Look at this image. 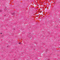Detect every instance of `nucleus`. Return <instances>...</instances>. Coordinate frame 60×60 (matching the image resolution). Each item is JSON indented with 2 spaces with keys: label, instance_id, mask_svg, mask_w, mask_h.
Here are the masks:
<instances>
[{
  "label": "nucleus",
  "instance_id": "nucleus-3",
  "mask_svg": "<svg viewBox=\"0 0 60 60\" xmlns=\"http://www.w3.org/2000/svg\"><path fill=\"white\" fill-rule=\"evenodd\" d=\"M0 34H2V33H1Z\"/></svg>",
  "mask_w": 60,
  "mask_h": 60
},
{
  "label": "nucleus",
  "instance_id": "nucleus-2",
  "mask_svg": "<svg viewBox=\"0 0 60 60\" xmlns=\"http://www.w3.org/2000/svg\"><path fill=\"white\" fill-rule=\"evenodd\" d=\"M21 43L20 42V43H19V44H21Z\"/></svg>",
  "mask_w": 60,
  "mask_h": 60
},
{
  "label": "nucleus",
  "instance_id": "nucleus-4",
  "mask_svg": "<svg viewBox=\"0 0 60 60\" xmlns=\"http://www.w3.org/2000/svg\"><path fill=\"white\" fill-rule=\"evenodd\" d=\"M4 16H5V15H4Z\"/></svg>",
  "mask_w": 60,
  "mask_h": 60
},
{
  "label": "nucleus",
  "instance_id": "nucleus-1",
  "mask_svg": "<svg viewBox=\"0 0 60 60\" xmlns=\"http://www.w3.org/2000/svg\"><path fill=\"white\" fill-rule=\"evenodd\" d=\"M15 13H13L12 14V15H15Z\"/></svg>",
  "mask_w": 60,
  "mask_h": 60
}]
</instances>
